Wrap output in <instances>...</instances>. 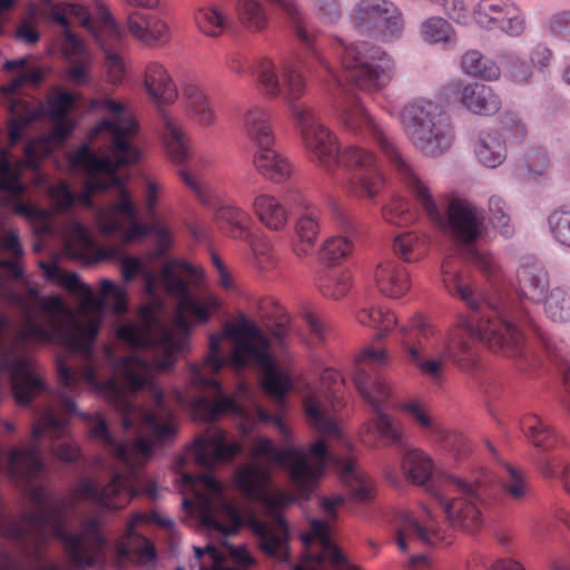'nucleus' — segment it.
<instances>
[{
	"instance_id": "obj_1",
	"label": "nucleus",
	"mask_w": 570,
	"mask_h": 570,
	"mask_svg": "<svg viewBox=\"0 0 570 570\" xmlns=\"http://www.w3.org/2000/svg\"><path fill=\"white\" fill-rule=\"evenodd\" d=\"M442 275L448 292L465 302L472 313L462 316L446 338L429 317L420 313L413 315L399 328L404 364L433 383L442 380L446 361L465 372H474L478 370L474 340L478 338L493 352L512 358L519 371L533 373L541 365V360L525 345L524 327L534 331L552 361L567 363L568 345L538 327L522 304H507L488 297L479 299L470 286L468 274L454 257L443 261Z\"/></svg>"
},
{
	"instance_id": "obj_2",
	"label": "nucleus",
	"mask_w": 570,
	"mask_h": 570,
	"mask_svg": "<svg viewBox=\"0 0 570 570\" xmlns=\"http://www.w3.org/2000/svg\"><path fill=\"white\" fill-rule=\"evenodd\" d=\"M293 23L296 38L304 46V52L296 62H284L281 67L269 57L256 60V86L258 91L268 99H282L291 114L304 149L312 161L321 167L331 180L337 179L340 141L321 119L317 109L301 102L308 91V80L302 67L313 70L314 61L326 72L325 80L342 87L341 79L335 75L328 61L321 53L315 36L303 26V18L297 2H279Z\"/></svg>"
},
{
	"instance_id": "obj_3",
	"label": "nucleus",
	"mask_w": 570,
	"mask_h": 570,
	"mask_svg": "<svg viewBox=\"0 0 570 570\" xmlns=\"http://www.w3.org/2000/svg\"><path fill=\"white\" fill-rule=\"evenodd\" d=\"M223 336L233 340L235 344L229 362L239 368L246 367L249 363L258 364L263 372V390L277 402H283L292 390V375L274 363L268 338L262 328L243 317L236 324L227 325L223 335L212 334L207 355L202 363L190 365L189 380L193 387L209 391L215 396L214 400L205 396L195 399L191 404L194 416L204 422H215L225 414L242 412L235 400L223 392L220 382L215 377L226 364L220 348Z\"/></svg>"
},
{
	"instance_id": "obj_4",
	"label": "nucleus",
	"mask_w": 570,
	"mask_h": 570,
	"mask_svg": "<svg viewBox=\"0 0 570 570\" xmlns=\"http://www.w3.org/2000/svg\"><path fill=\"white\" fill-rule=\"evenodd\" d=\"M58 381L62 389L77 392L81 383L90 387L110 393L114 396V405L121 415L124 430L137 429L138 435L129 442H117L108 430L107 423L100 414L95 415L90 429L91 436L100 440L114 456L120 462H148L154 455L156 446L168 445L177 435V426L173 421V414L165 406L164 392L154 389V410L146 411L130 401L119 389L115 377L99 380L95 361L83 364L81 367H71L67 362L58 357L56 361Z\"/></svg>"
},
{
	"instance_id": "obj_5",
	"label": "nucleus",
	"mask_w": 570,
	"mask_h": 570,
	"mask_svg": "<svg viewBox=\"0 0 570 570\" xmlns=\"http://www.w3.org/2000/svg\"><path fill=\"white\" fill-rule=\"evenodd\" d=\"M335 108L340 114L341 121L348 130L366 129L371 134L393 165L399 179L413 194L435 226L466 245L473 244L480 237L484 223L483 212L468 200L453 199L449 203L444 215L436 205L429 187L420 179L412 165L399 150L393 137L375 122L356 96L347 95L344 100H336Z\"/></svg>"
},
{
	"instance_id": "obj_6",
	"label": "nucleus",
	"mask_w": 570,
	"mask_h": 570,
	"mask_svg": "<svg viewBox=\"0 0 570 570\" xmlns=\"http://www.w3.org/2000/svg\"><path fill=\"white\" fill-rule=\"evenodd\" d=\"M91 107L108 111L114 118L102 119L88 135L90 140L98 138L106 140L108 155L97 156L88 145L83 144L69 156L71 167L81 168L88 175L85 190L76 194V202L87 207L92 206L95 193L106 191L112 186L120 185V177L117 175L119 168L136 164L140 158L139 149L131 142L137 134V122L135 119L124 117V105L110 98H97L91 101Z\"/></svg>"
},
{
	"instance_id": "obj_7",
	"label": "nucleus",
	"mask_w": 570,
	"mask_h": 570,
	"mask_svg": "<svg viewBox=\"0 0 570 570\" xmlns=\"http://www.w3.org/2000/svg\"><path fill=\"white\" fill-rule=\"evenodd\" d=\"M73 17L96 38L105 53V66L109 81L120 83L125 77V61L120 55L125 31L115 22L111 13L100 6L98 14L92 16L83 2H30L28 11L21 18L16 39L28 46H35L40 40L37 28L39 22H56L69 29V18Z\"/></svg>"
},
{
	"instance_id": "obj_8",
	"label": "nucleus",
	"mask_w": 570,
	"mask_h": 570,
	"mask_svg": "<svg viewBox=\"0 0 570 570\" xmlns=\"http://www.w3.org/2000/svg\"><path fill=\"white\" fill-rule=\"evenodd\" d=\"M187 315V312L177 308L175 331H166L158 338L153 336L148 326L120 325L116 331L118 340L132 348L149 350L151 358L136 354L118 357L111 347L106 346L105 357L112 373L121 376L127 387L137 392L150 383L149 374L153 371L163 372L170 368L176 363L177 354L188 350L190 323Z\"/></svg>"
},
{
	"instance_id": "obj_9",
	"label": "nucleus",
	"mask_w": 570,
	"mask_h": 570,
	"mask_svg": "<svg viewBox=\"0 0 570 570\" xmlns=\"http://www.w3.org/2000/svg\"><path fill=\"white\" fill-rule=\"evenodd\" d=\"M29 499L36 508L22 513L20 522L29 527H50L53 537L62 542L68 561L76 569H94L104 563L107 540L98 517L85 520L79 532H69L63 499H55L43 485L30 487Z\"/></svg>"
},
{
	"instance_id": "obj_10",
	"label": "nucleus",
	"mask_w": 570,
	"mask_h": 570,
	"mask_svg": "<svg viewBox=\"0 0 570 570\" xmlns=\"http://www.w3.org/2000/svg\"><path fill=\"white\" fill-rule=\"evenodd\" d=\"M234 480L242 495L259 501L264 505L268 520H262L254 515L248 520L259 549L269 557L286 560L289 554V528L283 515V510L294 501L293 495L286 492L271 495L268 469L254 463L239 468Z\"/></svg>"
},
{
	"instance_id": "obj_11",
	"label": "nucleus",
	"mask_w": 570,
	"mask_h": 570,
	"mask_svg": "<svg viewBox=\"0 0 570 570\" xmlns=\"http://www.w3.org/2000/svg\"><path fill=\"white\" fill-rule=\"evenodd\" d=\"M39 307L49 316L47 325L32 317L28 304L27 308H22L26 320L17 336L20 343H57L68 352L79 354L83 364L95 361L94 342L99 333L100 318L88 317L83 322L78 321L67 311L59 296L40 297Z\"/></svg>"
},
{
	"instance_id": "obj_12",
	"label": "nucleus",
	"mask_w": 570,
	"mask_h": 570,
	"mask_svg": "<svg viewBox=\"0 0 570 570\" xmlns=\"http://www.w3.org/2000/svg\"><path fill=\"white\" fill-rule=\"evenodd\" d=\"M390 362L391 356L385 347L368 345L355 356L352 377L358 394L375 414L371 425L380 439L402 450L406 446L402 428L386 413L391 387L375 370Z\"/></svg>"
},
{
	"instance_id": "obj_13",
	"label": "nucleus",
	"mask_w": 570,
	"mask_h": 570,
	"mask_svg": "<svg viewBox=\"0 0 570 570\" xmlns=\"http://www.w3.org/2000/svg\"><path fill=\"white\" fill-rule=\"evenodd\" d=\"M494 476L485 469L470 478L446 475L441 485L430 488V497L452 528L473 532L482 522V507L490 495Z\"/></svg>"
},
{
	"instance_id": "obj_14",
	"label": "nucleus",
	"mask_w": 570,
	"mask_h": 570,
	"mask_svg": "<svg viewBox=\"0 0 570 570\" xmlns=\"http://www.w3.org/2000/svg\"><path fill=\"white\" fill-rule=\"evenodd\" d=\"M242 451L238 442L226 441L225 433L220 430L209 435H203L186 449L184 455L176 461V469L181 478V489L191 492L204 509H209L212 498L223 493V487L208 473H188L183 469L189 460L205 470H212L217 462L230 461Z\"/></svg>"
},
{
	"instance_id": "obj_15",
	"label": "nucleus",
	"mask_w": 570,
	"mask_h": 570,
	"mask_svg": "<svg viewBox=\"0 0 570 570\" xmlns=\"http://www.w3.org/2000/svg\"><path fill=\"white\" fill-rule=\"evenodd\" d=\"M144 87L148 97L159 107L163 141L169 159L176 164H184L190 156V139L184 125L161 108L174 104L178 98L171 76L161 63L150 61L145 69Z\"/></svg>"
},
{
	"instance_id": "obj_16",
	"label": "nucleus",
	"mask_w": 570,
	"mask_h": 570,
	"mask_svg": "<svg viewBox=\"0 0 570 570\" xmlns=\"http://www.w3.org/2000/svg\"><path fill=\"white\" fill-rule=\"evenodd\" d=\"M400 119L409 140L424 155L438 156L451 147L452 126L436 102L415 99L404 106Z\"/></svg>"
},
{
	"instance_id": "obj_17",
	"label": "nucleus",
	"mask_w": 570,
	"mask_h": 570,
	"mask_svg": "<svg viewBox=\"0 0 570 570\" xmlns=\"http://www.w3.org/2000/svg\"><path fill=\"white\" fill-rule=\"evenodd\" d=\"M308 451L313 462H308L304 452L298 448L278 449L269 439H261L255 445L257 454L288 469L289 480L304 500L311 498L330 460V452L324 440L315 441Z\"/></svg>"
},
{
	"instance_id": "obj_18",
	"label": "nucleus",
	"mask_w": 570,
	"mask_h": 570,
	"mask_svg": "<svg viewBox=\"0 0 570 570\" xmlns=\"http://www.w3.org/2000/svg\"><path fill=\"white\" fill-rule=\"evenodd\" d=\"M127 465V473H116L111 481L104 488L91 479L80 480L75 488V495L78 499L90 501L99 507L112 510L125 508L128 502L140 494L156 500L157 485L154 481L140 482L137 475V468L146 464L135 462H122Z\"/></svg>"
},
{
	"instance_id": "obj_19",
	"label": "nucleus",
	"mask_w": 570,
	"mask_h": 570,
	"mask_svg": "<svg viewBox=\"0 0 570 570\" xmlns=\"http://www.w3.org/2000/svg\"><path fill=\"white\" fill-rule=\"evenodd\" d=\"M67 420L58 416L52 410H46L31 429L29 444L24 448H12L8 453L7 475L16 481L30 483L37 480L45 470L40 440L49 435H62Z\"/></svg>"
},
{
	"instance_id": "obj_20",
	"label": "nucleus",
	"mask_w": 570,
	"mask_h": 570,
	"mask_svg": "<svg viewBox=\"0 0 570 570\" xmlns=\"http://www.w3.org/2000/svg\"><path fill=\"white\" fill-rule=\"evenodd\" d=\"M341 63L346 79L362 90H380L394 76V63L379 47L358 42L344 47Z\"/></svg>"
},
{
	"instance_id": "obj_21",
	"label": "nucleus",
	"mask_w": 570,
	"mask_h": 570,
	"mask_svg": "<svg viewBox=\"0 0 570 570\" xmlns=\"http://www.w3.org/2000/svg\"><path fill=\"white\" fill-rule=\"evenodd\" d=\"M338 168L343 167L345 179L332 180L341 184L351 197L374 200L384 186V176L374 151L360 145H348L340 150Z\"/></svg>"
},
{
	"instance_id": "obj_22",
	"label": "nucleus",
	"mask_w": 570,
	"mask_h": 570,
	"mask_svg": "<svg viewBox=\"0 0 570 570\" xmlns=\"http://www.w3.org/2000/svg\"><path fill=\"white\" fill-rule=\"evenodd\" d=\"M448 16L461 24L475 22L483 28H499L510 36H520L524 18L514 2H444Z\"/></svg>"
},
{
	"instance_id": "obj_23",
	"label": "nucleus",
	"mask_w": 570,
	"mask_h": 570,
	"mask_svg": "<svg viewBox=\"0 0 570 570\" xmlns=\"http://www.w3.org/2000/svg\"><path fill=\"white\" fill-rule=\"evenodd\" d=\"M27 161L18 159L11 161L6 149L0 150V190L12 197L13 212L26 218L33 225L39 235H53V212L26 203L20 198L26 193V186L21 181L22 168Z\"/></svg>"
},
{
	"instance_id": "obj_24",
	"label": "nucleus",
	"mask_w": 570,
	"mask_h": 570,
	"mask_svg": "<svg viewBox=\"0 0 570 570\" xmlns=\"http://www.w3.org/2000/svg\"><path fill=\"white\" fill-rule=\"evenodd\" d=\"M39 267L49 282L61 285L72 294H79L83 307L102 311L107 301L110 299L115 313L121 314L127 311L126 292L110 279L104 278L100 281V297H97L91 287L81 282L77 273L65 272L57 263H46L43 261L39 262Z\"/></svg>"
},
{
	"instance_id": "obj_25",
	"label": "nucleus",
	"mask_w": 570,
	"mask_h": 570,
	"mask_svg": "<svg viewBox=\"0 0 570 570\" xmlns=\"http://www.w3.org/2000/svg\"><path fill=\"white\" fill-rule=\"evenodd\" d=\"M323 393L311 390L303 399L304 414L308 424L324 436L341 439L338 425L331 414L326 402H330L334 410L340 406V393L344 386V379L334 368H325L321 376Z\"/></svg>"
},
{
	"instance_id": "obj_26",
	"label": "nucleus",
	"mask_w": 570,
	"mask_h": 570,
	"mask_svg": "<svg viewBox=\"0 0 570 570\" xmlns=\"http://www.w3.org/2000/svg\"><path fill=\"white\" fill-rule=\"evenodd\" d=\"M422 521L414 518L409 511L397 513L395 542L400 551L410 552L419 544H450L452 531L450 527H441L432 517L431 510L423 505Z\"/></svg>"
},
{
	"instance_id": "obj_27",
	"label": "nucleus",
	"mask_w": 570,
	"mask_h": 570,
	"mask_svg": "<svg viewBox=\"0 0 570 570\" xmlns=\"http://www.w3.org/2000/svg\"><path fill=\"white\" fill-rule=\"evenodd\" d=\"M140 523H156L164 529H169L174 522L156 511L136 513L128 522L126 532L117 544V553L121 559L147 564L156 560V549L149 539L136 531V527Z\"/></svg>"
},
{
	"instance_id": "obj_28",
	"label": "nucleus",
	"mask_w": 570,
	"mask_h": 570,
	"mask_svg": "<svg viewBox=\"0 0 570 570\" xmlns=\"http://www.w3.org/2000/svg\"><path fill=\"white\" fill-rule=\"evenodd\" d=\"M353 23L361 31L377 32L384 38L400 36L404 27L402 14L394 2H358Z\"/></svg>"
},
{
	"instance_id": "obj_29",
	"label": "nucleus",
	"mask_w": 570,
	"mask_h": 570,
	"mask_svg": "<svg viewBox=\"0 0 570 570\" xmlns=\"http://www.w3.org/2000/svg\"><path fill=\"white\" fill-rule=\"evenodd\" d=\"M127 30L135 39L155 48L161 47L170 40V29L158 11L148 6V2H136L128 11Z\"/></svg>"
},
{
	"instance_id": "obj_30",
	"label": "nucleus",
	"mask_w": 570,
	"mask_h": 570,
	"mask_svg": "<svg viewBox=\"0 0 570 570\" xmlns=\"http://www.w3.org/2000/svg\"><path fill=\"white\" fill-rule=\"evenodd\" d=\"M50 527H29L17 520H0V534L16 542L26 560L32 566L45 563Z\"/></svg>"
},
{
	"instance_id": "obj_31",
	"label": "nucleus",
	"mask_w": 570,
	"mask_h": 570,
	"mask_svg": "<svg viewBox=\"0 0 570 570\" xmlns=\"http://www.w3.org/2000/svg\"><path fill=\"white\" fill-rule=\"evenodd\" d=\"M448 99H458L468 110L482 116H492L501 108L500 96L489 86L452 80L444 88Z\"/></svg>"
},
{
	"instance_id": "obj_32",
	"label": "nucleus",
	"mask_w": 570,
	"mask_h": 570,
	"mask_svg": "<svg viewBox=\"0 0 570 570\" xmlns=\"http://www.w3.org/2000/svg\"><path fill=\"white\" fill-rule=\"evenodd\" d=\"M61 52L69 62L65 69L66 79L76 86L88 83L91 56L85 43L71 30L63 31Z\"/></svg>"
},
{
	"instance_id": "obj_33",
	"label": "nucleus",
	"mask_w": 570,
	"mask_h": 570,
	"mask_svg": "<svg viewBox=\"0 0 570 570\" xmlns=\"http://www.w3.org/2000/svg\"><path fill=\"white\" fill-rule=\"evenodd\" d=\"M217 227L234 239L249 240L254 235V218L248 210L236 203H222L214 213Z\"/></svg>"
},
{
	"instance_id": "obj_34",
	"label": "nucleus",
	"mask_w": 570,
	"mask_h": 570,
	"mask_svg": "<svg viewBox=\"0 0 570 570\" xmlns=\"http://www.w3.org/2000/svg\"><path fill=\"white\" fill-rule=\"evenodd\" d=\"M402 451V470L407 480L417 485L425 487L429 494L431 487L442 484L443 479L448 474H443L436 480L432 479L434 463L429 454L417 448L405 446Z\"/></svg>"
},
{
	"instance_id": "obj_35",
	"label": "nucleus",
	"mask_w": 570,
	"mask_h": 570,
	"mask_svg": "<svg viewBox=\"0 0 570 570\" xmlns=\"http://www.w3.org/2000/svg\"><path fill=\"white\" fill-rule=\"evenodd\" d=\"M322 210L318 207H308L296 218L294 225L293 253L297 257L309 256L316 246L321 234Z\"/></svg>"
},
{
	"instance_id": "obj_36",
	"label": "nucleus",
	"mask_w": 570,
	"mask_h": 570,
	"mask_svg": "<svg viewBox=\"0 0 570 570\" xmlns=\"http://www.w3.org/2000/svg\"><path fill=\"white\" fill-rule=\"evenodd\" d=\"M517 276L523 296L531 302H543L549 288V276L540 261L530 257L524 258Z\"/></svg>"
},
{
	"instance_id": "obj_37",
	"label": "nucleus",
	"mask_w": 570,
	"mask_h": 570,
	"mask_svg": "<svg viewBox=\"0 0 570 570\" xmlns=\"http://www.w3.org/2000/svg\"><path fill=\"white\" fill-rule=\"evenodd\" d=\"M116 187L119 188V199L108 208L99 209L96 215L97 226L106 236L115 235L117 230L121 229L120 214L127 219L138 218L137 207L122 181L120 180V185Z\"/></svg>"
},
{
	"instance_id": "obj_38",
	"label": "nucleus",
	"mask_w": 570,
	"mask_h": 570,
	"mask_svg": "<svg viewBox=\"0 0 570 570\" xmlns=\"http://www.w3.org/2000/svg\"><path fill=\"white\" fill-rule=\"evenodd\" d=\"M181 98L190 119L199 127L214 126L217 115L204 88L197 82H186L181 88Z\"/></svg>"
},
{
	"instance_id": "obj_39",
	"label": "nucleus",
	"mask_w": 570,
	"mask_h": 570,
	"mask_svg": "<svg viewBox=\"0 0 570 570\" xmlns=\"http://www.w3.org/2000/svg\"><path fill=\"white\" fill-rule=\"evenodd\" d=\"M306 546L312 540H317L320 543L318 552H311L307 554L308 559L317 564L328 562L333 567H343V564H351L338 548L331 541L330 527L326 521L313 520L311 523V534L304 535Z\"/></svg>"
},
{
	"instance_id": "obj_40",
	"label": "nucleus",
	"mask_w": 570,
	"mask_h": 570,
	"mask_svg": "<svg viewBox=\"0 0 570 570\" xmlns=\"http://www.w3.org/2000/svg\"><path fill=\"white\" fill-rule=\"evenodd\" d=\"M242 126L246 137L257 147L274 145L275 135L271 124L269 110L258 104L248 107L242 116Z\"/></svg>"
},
{
	"instance_id": "obj_41",
	"label": "nucleus",
	"mask_w": 570,
	"mask_h": 570,
	"mask_svg": "<svg viewBox=\"0 0 570 570\" xmlns=\"http://www.w3.org/2000/svg\"><path fill=\"white\" fill-rule=\"evenodd\" d=\"M375 282L379 291L391 298L402 297L411 287L407 269L396 261L381 263L375 271Z\"/></svg>"
},
{
	"instance_id": "obj_42",
	"label": "nucleus",
	"mask_w": 570,
	"mask_h": 570,
	"mask_svg": "<svg viewBox=\"0 0 570 570\" xmlns=\"http://www.w3.org/2000/svg\"><path fill=\"white\" fill-rule=\"evenodd\" d=\"M253 165L265 178L274 183H283L292 176L289 160L273 148V145L259 146L253 156Z\"/></svg>"
},
{
	"instance_id": "obj_43",
	"label": "nucleus",
	"mask_w": 570,
	"mask_h": 570,
	"mask_svg": "<svg viewBox=\"0 0 570 570\" xmlns=\"http://www.w3.org/2000/svg\"><path fill=\"white\" fill-rule=\"evenodd\" d=\"M253 210L259 222L269 230H283L288 223V213L275 196L259 194L253 199Z\"/></svg>"
},
{
	"instance_id": "obj_44",
	"label": "nucleus",
	"mask_w": 570,
	"mask_h": 570,
	"mask_svg": "<svg viewBox=\"0 0 570 570\" xmlns=\"http://www.w3.org/2000/svg\"><path fill=\"white\" fill-rule=\"evenodd\" d=\"M521 429L531 444L542 452L557 449L561 442L552 426L537 414L525 415L521 420Z\"/></svg>"
},
{
	"instance_id": "obj_45",
	"label": "nucleus",
	"mask_w": 570,
	"mask_h": 570,
	"mask_svg": "<svg viewBox=\"0 0 570 570\" xmlns=\"http://www.w3.org/2000/svg\"><path fill=\"white\" fill-rule=\"evenodd\" d=\"M429 250V238L425 234L415 230L404 232L395 236L393 252L405 263L422 259Z\"/></svg>"
},
{
	"instance_id": "obj_46",
	"label": "nucleus",
	"mask_w": 570,
	"mask_h": 570,
	"mask_svg": "<svg viewBox=\"0 0 570 570\" xmlns=\"http://www.w3.org/2000/svg\"><path fill=\"white\" fill-rule=\"evenodd\" d=\"M220 307V298L212 293L204 296H196L190 293L185 298L178 301V309L180 312H187L197 324H206L209 322Z\"/></svg>"
},
{
	"instance_id": "obj_47",
	"label": "nucleus",
	"mask_w": 570,
	"mask_h": 570,
	"mask_svg": "<svg viewBox=\"0 0 570 570\" xmlns=\"http://www.w3.org/2000/svg\"><path fill=\"white\" fill-rule=\"evenodd\" d=\"M315 284L324 297L340 299L352 286V275L348 271L324 268L316 275Z\"/></svg>"
},
{
	"instance_id": "obj_48",
	"label": "nucleus",
	"mask_w": 570,
	"mask_h": 570,
	"mask_svg": "<svg viewBox=\"0 0 570 570\" xmlns=\"http://www.w3.org/2000/svg\"><path fill=\"white\" fill-rule=\"evenodd\" d=\"M478 160L489 168H495L505 159L507 149L497 132H481L475 145Z\"/></svg>"
},
{
	"instance_id": "obj_49",
	"label": "nucleus",
	"mask_w": 570,
	"mask_h": 570,
	"mask_svg": "<svg viewBox=\"0 0 570 570\" xmlns=\"http://www.w3.org/2000/svg\"><path fill=\"white\" fill-rule=\"evenodd\" d=\"M463 71L474 78L497 81L501 76L500 67L478 50H469L461 58Z\"/></svg>"
},
{
	"instance_id": "obj_50",
	"label": "nucleus",
	"mask_w": 570,
	"mask_h": 570,
	"mask_svg": "<svg viewBox=\"0 0 570 570\" xmlns=\"http://www.w3.org/2000/svg\"><path fill=\"white\" fill-rule=\"evenodd\" d=\"M9 109L14 118L8 122V136L11 145H16L22 138L24 128L37 119V111L30 101L22 98H11Z\"/></svg>"
},
{
	"instance_id": "obj_51",
	"label": "nucleus",
	"mask_w": 570,
	"mask_h": 570,
	"mask_svg": "<svg viewBox=\"0 0 570 570\" xmlns=\"http://www.w3.org/2000/svg\"><path fill=\"white\" fill-rule=\"evenodd\" d=\"M220 512L224 520H219L213 513L212 507L209 509H204V524L207 528L216 530L226 537L237 533L243 523L242 514L238 508L232 503L225 502L222 505Z\"/></svg>"
},
{
	"instance_id": "obj_52",
	"label": "nucleus",
	"mask_w": 570,
	"mask_h": 570,
	"mask_svg": "<svg viewBox=\"0 0 570 570\" xmlns=\"http://www.w3.org/2000/svg\"><path fill=\"white\" fill-rule=\"evenodd\" d=\"M195 21L199 31L208 37L220 36L229 23L227 14L213 2L197 10Z\"/></svg>"
},
{
	"instance_id": "obj_53",
	"label": "nucleus",
	"mask_w": 570,
	"mask_h": 570,
	"mask_svg": "<svg viewBox=\"0 0 570 570\" xmlns=\"http://www.w3.org/2000/svg\"><path fill=\"white\" fill-rule=\"evenodd\" d=\"M340 479L356 501H367L372 498L371 481L352 462H345L342 465Z\"/></svg>"
},
{
	"instance_id": "obj_54",
	"label": "nucleus",
	"mask_w": 570,
	"mask_h": 570,
	"mask_svg": "<svg viewBox=\"0 0 570 570\" xmlns=\"http://www.w3.org/2000/svg\"><path fill=\"white\" fill-rule=\"evenodd\" d=\"M356 320L360 324L377 328L375 340L382 341L385 338L386 333L393 328L397 320L389 309L382 307H363L356 314Z\"/></svg>"
},
{
	"instance_id": "obj_55",
	"label": "nucleus",
	"mask_w": 570,
	"mask_h": 570,
	"mask_svg": "<svg viewBox=\"0 0 570 570\" xmlns=\"http://www.w3.org/2000/svg\"><path fill=\"white\" fill-rule=\"evenodd\" d=\"M421 32L425 41L430 43H443L453 47L456 42L452 26L442 18H430L422 23Z\"/></svg>"
},
{
	"instance_id": "obj_56",
	"label": "nucleus",
	"mask_w": 570,
	"mask_h": 570,
	"mask_svg": "<svg viewBox=\"0 0 570 570\" xmlns=\"http://www.w3.org/2000/svg\"><path fill=\"white\" fill-rule=\"evenodd\" d=\"M66 246L76 256L90 252L95 242L88 229L78 220H70L65 228Z\"/></svg>"
},
{
	"instance_id": "obj_57",
	"label": "nucleus",
	"mask_w": 570,
	"mask_h": 570,
	"mask_svg": "<svg viewBox=\"0 0 570 570\" xmlns=\"http://www.w3.org/2000/svg\"><path fill=\"white\" fill-rule=\"evenodd\" d=\"M383 219L395 226H407L413 224L419 215L410 208L406 199L402 197H393L389 204L382 208Z\"/></svg>"
},
{
	"instance_id": "obj_58",
	"label": "nucleus",
	"mask_w": 570,
	"mask_h": 570,
	"mask_svg": "<svg viewBox=\"0 0 570 570\" xmlns=\"http://www.w3.org/2000/svg\"><path fill=\"white\" fill-rule=\"evenodd\" d=\"M544 312L553 322L570 321V291L553 288L544 301Z\"/></svg>"
},
{
	"instance_id": "obj_59",
	"label": "nucleus",
	"mask_w": 570,
	"mask_h": 570,
	"mask_svg": "<svg viewBox=\"0 0 570 570\" xmlns=\"http://www.w3.org/2000/svg\"><path fill=\"white\" fill-rule=\"evenodd\" d=\"M252 250V264L259 272H268L276 267L277 259L274 254L272 245L257 237L255 234L250 236L249 240H245Z\"/></svg>"
},
{
	"instance_id": "obj_60",
	"label": "nucleus",
	"mask_w": 570,
	"mask_h": 570,
	"mask_svg": "<svg viewBox=\"0 0 570 570\" xmlns=\"http://www.w3.org/2000/svg\"><path fill=\"white\" fill-rule=\"evenodd\" d=\"M504 468L508 473L501 484L504 495L515 502L524 501L531 490L529 482L515 468L509 464H505Z\"/></svg>"
},
{
	"instance_id": "obj_61",
	"label": "nucleus",
	"mask_w": 570,
	"mask_h": 570,
	"mask_svg": "<svg viewBox=\"0 0 570 570\" xmlns=\"http://www.w3.org/2000/svg\"><path fill=\"white\" fill-rule=\"evenodd\" d=\"M548 166L547 153L542 148H533L523 156L521 164L517 168V175L520 178H535L543 176Z\"/></svg>"
},
{
	"instance_id": "obj_62",
	"label": "nucleus",
	"mask_w": 570,
	"mask_h": 570,
	"mask_svg": "<svg viewBox=\"0 0 570 570\" xmlns=\"http://www.w3.org/2000/svg\"><path fill=\"white\" fill-rule=\"evenodd\" d=\"M538 466L544 478H558L567 493L570 494V461L563 462L558 455L541 458Z\"/></svg>"
},
{
	"instance_id": "obj_63",
	"label": "nucleus",
	"mask_w": 570,
	"mask_h": 570,
	"mask_svg": "<svg viewBox=\"0 0 570 570\" xmlns=\"http://www.w3.org/2000/svg\"><path fill=\"white\" fill-rule=\"evenodd\" d=\"M435 440L449 452L453 454L455 460H463L471 451L468 439L460 432L449 431L446 429H438Z\"/></svg>"
},
{
	"instance_id": "obj_64",
	"label": "nucleus",
	"mask_w": 570,
	"mask_h": 570,
	"mask_svg": "<svg viewBox=\"0 0 570 570\" xmlns=\"http://www.w3.org/2000/svg\"><path fill=\"white\" fill-rule=\"evenodd\" d=\"M548 223L554 239L570 247V208L556 209L550 214Z\"/></svg>"
}]
</instances>
